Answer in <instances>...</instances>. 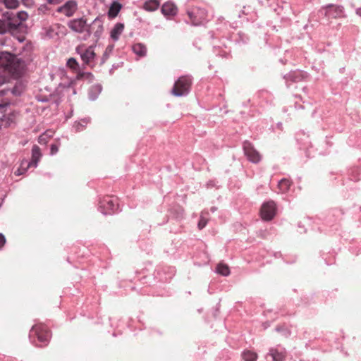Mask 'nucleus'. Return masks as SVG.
I'll return each instance as SVG.
<instances>
[{"instance_id":"1","label":"nucleus","mask_w":361,"mask_h":361,"mask_svg":"<svg viewBox=\"0 0 361 361\" xmlns=\"http://www.w3.org/2000/svg\"><path fill=\"white\" fill-rule=\"evenodd\" d=\"M28 15L25 11L14 13L6 11L0 15V35L14 32L22 23L27 20Z\"/></svg>"},{"instance_id":"2","label":"nucleus","mask_w":361,"mask_h":361,"mask_svg":"<svg viewBox=\"0 0 361 361\" xmlns=\"http://www.w3.org/2000/svg\"><path fill=\"white\" fill-rule=\"evenodd\" d=\"M26 66L23 59L7 51H0V68L8 72L13 76L20 77Z\"/></svg>"},{"instance_id":"3","label":"nucleus","mask_w":361,"mask_h":361,"mask_svg":"<svg viewBox=\"0 0 361 361\" xmlns=\"http://www.w3.org/2000/svg\"><path fill=\"white\" fill-rule=\"evenodd\" d=\"M192 78L190 75L180 76L174 83L171 93L176 97L186 96L191 87Z\"/></svg>"},{"instance_id":"4","label":"nucleus","mask_w":361,"mask_h":361,"mask_svg":"<svg viewBox=\"0 0 361 361\" xmlns=\"http://www.w3.org/2000/svg\"><path fill=\"white\" fill-rule=\"evenodd\" d=\"M41 157L42 154L39 147L37 145H34L32 149V160L30 161L27 160L23 161L20 169L16 171V175L20 176L23 174L30 167L36 168Z\"/></svg>"},{"instance_id":"5","label":"nucleus","mask_w":361,"mask_h":361,"mask_svg":"<svg viewBox=\"0 0 361 361\" xmlns=\"http://www.w3.org/2000/svg\"><path fill=\"white\" fill-rule=\"evenodd\" d=\"M99 210L104 215L111 214L118 210L117 198L115 197H104L99 203Z\"/></svg>"},{"instance_id":"6","label":"nucleus","mask_w":361,"mask_h":361,"mask_svg":"<svg viewBox=\"0 0 361 361\" xmlns=\"http://www.w3.org/2000/svg\"><path fill=\"white\" fill-rule=\"evenodd\" d=\"M36 336L37 340L46 345L51 336L49 330L43 324H36L32 327L29 338L32 341V337Z\"/></svg>"},{"instance_id":"7","label":"nucleus","mask_w":361,"mask_h":361,"mask_svg":"<svg viewBox=\"0 0 361 361\" xmlns=\"http://www.w3.org/2000/svg\"><path fill=\"white\" fill-rule=\"evenodd\" d=\"M187 14L193 25H200L207 17V11L204 8L192 7L187 9Z\"/></svg>"},{"instance_id":"8","label":"nucleus","mask_w":361,"mask_h":361,"mask_svg":"<svg viewBox=\"0 0 361 361\" xmlns=\"http://www.w3.org/2000/svg\"><path fill=\"white\" fill-rule=\"evenodd\" d=\"M103 20L100 16L97 17L91 24L88 25L87 34L85 35V39L90 37L92 34L98 40L104 32Z\"/></svg>"},{"instance_id":"9","label":"nucleus","mask_w":361,"mask_h":361,"mask_svg":"<svg viewBox=\"0 0 361 361\" xmlns=\"http://www.w3.org/2000/svg\"><path fill=\"white\" fill-rule=\"evenodd\" d=\"M324 11V15L328 18H345V11L343 6L328 4L322 7Z\"/></svg>"},{"instance_id":"10","label":"nucleus","mask_w":361,"mask_h":361,"mask_svg":"<svg viewBox=\"0 0 361 361\" xmlns=\"http://www.w3.org/2000/svg\"><path fill=\"white\" fill-rule=\"evenodd\" d=\"M243 147L244 154L250 161L257 164L261 161L262 157L260 154L255 149L250 142L245 141Z\"/></svg>"},{"instance_id":"11","label":"nucleus","mask_w":361,"mask_h":361,"mask_svg":"<svg viewBox=\"0 0 361 361\" xmlns=\"http://www.w3.org/2000/svg\"><path fill=\"white\" fill-rule=\"evenodd\" d=\"M68 27L75 32L87 34L88 24L84 18H74L67 23Z\"/></svg>"},{"instance_id":"12","label":"nucleus","mask_w":361,"mask_h":361,"mask_svg":"<svg viewBox=\"0 0 361 361\" xmlns=\"http://www.w3.org/2000/svg\"><path fill=\"white\" fill-rule=\"evenodd\" d=\"M276 212V207L275 202L274 201H268L262 204L260 214L264 220L270 221L274 217Z\"/></svg>"},{"instance_id":"13","label":"nucleus","mask_w":361,"mask_h":361,"mask_svg":"<svg viewBox=\"0 0 361 361\" xmlns=\"http://www.w3.org/2000/svg\"><path fill=\"white\" fill-rule=\"evenodd\" d=\"M76 52L80 54L84 64L89 65L95 57V53L92 47L85 48L84 46L78 47Z\"/></svg>"},{"instance_id":"14","label":"nucleus","mask_w":361,"mask_h":361,"mask_svg":"<svg viewBox=\"0 0 361 361\" xmlns=\"http://www.w3.org/2000/svg\"><path fill=\"white\" fill-rule=\"evenodd\" d=\"M78 9V4L75 0H69L63 5L59 6L56 11L64 14L66 17H71Z\"/></svg>"},{"instance_id":"15","label":"nucleus","mask_w":361,"mask_h":361,"mask_svg":"<svg viewBox=\"0 0 361 361\" xmlns=\"http://www.w3.org/2000/svg\"><path fill=\"white\" fill-rule=\"evenodd\" d=\"M304 78L305 73L300 71L290 72L284 76L286 82L291 81L295 82L301 81Z\"/></svg>"},{"instance_id":"16","label":"nucleus","mask_w":361,"mask_h":361,"mask_svg":"<svg viewBox=\"0 0 361 361\" xmlns=\"http://www.w3.org/2000/svg\"><path fill=\"white\" fill-rule=\"evenodd\" d=\"M161 12L164 16H175L177 13V7L173 3L166 2L161 7Z\"/></svg>"},{"instance_id":"17","label":"nucleus","mask_w":361,"mask_h":361,"mask_svg":"<svg viewBox=\"0 0 361 361\" xmlns=\"http://www.w3.org/2000/svg\"><path fill=\"white\" fill-rule=\"evenodd\" d=\"M124 30V25L121 23H116L111 31V38L116 42Z\"/></svg>"},{"instance_id":"18","label":"nucleus","mask_w":361,"mask_h":361,"mask_svg":"<svg viewBox=\"0 0 361 361\" xmlns=\"http://www.w3.org/2000/svg\"><path fill=\"white\" fill-rule=\"evenodd\" d=\"M102 90V87L100 84H95L90 87L88 90V97L90 100H95Z\"/></svg>"},{"instance_id":"19","label":"nucleus","mask_w":361,"mask_h":361,"mask_svg":"<svg viewBox=\"0 0 361 361\" xmlns=\"http://www.w3.org/2000/svg\"><path fill=\"white\" fill-rule=\"evenodd\" d=\"M269 354L271 356L274 361H283L285 358V351H279L276 348H271Z\"/></svg>"},{"instance_id":"20","label":"nucleus","mask_w":361,"mask_h":361,"mask_svg":"<svg viewBox=\"0 0 361 361\" xmlns=\"http://www.w3.org/2000/svg\"><path fill=\"white\" fill-rule=\"evenodd\" d=\"M133 52L139 56H145L147 54V47L142 43L135 44L133 47Z\"/></svg>"},{"instance_id":"21","label":"nucleus","mask_w":361,"mask_h":361,"mask_svg":"<svg viewBox=\"0 0 361 361\" xmlns=\"http://www.w3.org/2000/svg\"><path fill=\"white\" fill-rule=\"evenodd\" d=\"M90 118H85L80 121H75L73 126V128L75 129V132L82 131L85 128L86 126L90 123Z\"/></svg>"},{"instance_id":"22","label":"nucleus","mask_w":361,"mask_h":361,"mask_svg":"<svg viewBox=\"0 0 361 361\" xmlns=\"http://www.w3.org/2000/svg\"><path fill=\"white\" fill-rule=\"evenodd\" d=\"M159 6V2L157 0H149L144 4V8L148 11H154Z\"/></svg>"},{"instance_id":"23","label":"nucleus","mask_w":361,"mask_h":361,"mask_svg":"<svg viewBox=\"0 0 361 361\" xmlns=\"http://www.w3.org/2000/svg\"><path fill=\"white\" fill-rule=\"evenodd\" d=\"M291 183L288 179L283 178L279 181L278 187L281 192H286L290 187Z\"/></svg>"},{"instance_id":"24","label":"nucleus","mask_w":361,"mask_h":361,"mask_svg":"<svg viewBox=\"0 0 361 361\" xmlns=\"http://www.w3.org/2000/svg\"><path fill=\"white\" fill-rule=\"evenodd\" d=\"M121 6L118 3H114L109 8V11L108 12V15L110 18H115L119 11L121 10Z\"/></svg>"},{"instance_id":"25","label":"nucleus","mask_w":361,"mask_h":361,"mask_svg":"<svg viewBox=\"0 0 361 361\" xmlns=\"http://www.w3.org/2000/svg\"><path fill=\"white\" fill-rule=\"evenodd\" d=\"M242 357L244 360V361H256L257 355L254 352L247 350L243 353Z\"/></svg>"},{"instance_id":"26","label":"nucleus","mask_w":361,"mask_h":361,"mask_svg":"<svg viewBox=\"0 0 361 361\" xmlns=\"http://www.w3.org/2000/svg\"><path fill=\"white\" fill-rule=\"evenodd\" d=\"M216 272L224 276H227L230 274V270L228 267L224 264H219L217 265Z\"/></svg>"},{"instance_id":"27","label":"nucleus","mask_w":361,"mask_h":361,"mask_svg":"<svg viewBox=\"0 0 361 361\" xmlns=\"http://www.w3.org/2000/svg\"><path fill=\"white\" fill-rule=\"evenodd\" d=\"M4 1V4H5L6 7L8 8L13 9L16 8L18 5L19 2L18 0H2Z\"/></svg>"},{"instance_id":"28","label":"nucleus","mask_w":361,"mask_h":361,"mask_svg":"<svg viewBox=\"0 0 361 361\" xmlns=\"http://www.w3.org/2000/svg\"><path fill=\"white\" fill-rule=\"evenodd\" d=\"M67 66L72 69H77L78 68V63L74 58H70L67 61Z\"/></svg>"},{"instance_id":"29","label":"nucleus","mask_w":361,"mask_h":361,"mask_svg":"<svg viewBox=\"0 0 361 361\" xmlns=\"http://www.w3.org/2000/svg\"><path fill=\"white\" fill-rule=\"evenodd\" d=\"M207 224V219H205L202 215H201L200 221L198 222V228L199 229H202L206 226Z\"/></svg>"},{"instance_id":"30","label":"nucleus","mask_w":361,"mask_h":361,"mask_svg":"<svg viewBox=\"0 0 361 361\" xmlns=\"http://www.w3.org/2000/svg\"><path fill=\"white\" fill-rule=\"evenodd\" d=\"M77 78L78 79H82V78H85L91 80L93 78V75L91 73H81L78 75Z\"/></svg>"},{"instance_id":"31","label":"nucleus","mask_w":361,"mask_h":361,"mask_svg":"<svg viewBox=\"0 0 361 361\" xmlns=\"http://www.w3.org/2000/svg\"><path fill=\"white\" fill-rule=\"evenodd\" d=\"M59 150L58 147L56 145H51L50 147L51 154H55Z\"/></svg>"},{"instance_id":"32","label":"nucleus","mask_w":361,"mask_h":361,"mask_svg":"<svg viewBox=\"0 0 361 361\" xmlns=\"http://www.w3.org/2000/svg\"><path fill=\"white\" fill-rule=\"evenodd\" d=\"M48 4L52 5H57L61 4L63 0H45Z\"/></svg>"},{"instance_id":"33","label":"nucleus","mask_w":361,"mask_h":361,"mask_svg":"<svg viewBox=\"0 0 361 361\" xmlns=\"http://www.w3.org/2000/svg\"><path fill=\"white\" fill-rule=\"evenodd\" d=\"M5 243L6 238L2 233H0V249L4 245Z\"/></svg>"},{"instance_id":"34","label":"nucleus","mask_w":361,"mask_h":361,"mask_svg":"<svg viewBox=\"0 0 361 361\" xmlns=\"http://www.w3.org/2000/svg\"><path fill=\"white\" fill-rule=\"evenodd\" d=\"M107 51H108V48H106V51H105V52H104V55H103L102 62H104V60L108 57V53H107Z\"/></svg>"},{"instance_id":"35","label":"nucleus","mask_w":361,"mask_h":361,"mask_svg":"<svg viewBox=\"0 0 361 361\" xmlns=\"http://www.w3.org/2000/svg\"><path fill=\"white\" fill-rule=\"evenodd\" d=\"M355 13L361 18V7L356 9Z\"/></svg>"},{"instance_id":"36","label":"nucleus","mask_w":361,"mask_h":361,"mask_svg":"<svg viewBox=\"0 0 361 361\" xmlns=\"http://www.w3.org/2000/svg\"><path fill=\"white\" fill-rule=\"evenodd\" d=\"M216 210V208L215 207H212L211 208V211H212V212H214Z\"/></svg>"},{"instance_id":"37","label":"nucleus","mask_w":361,"mask_h":361,"mask_svg":"<svg viewBox=\"0 0 361 361\" xmlns=\"http://www.w3.org/2000/svg\"><path fill=\"white\" fill-rule=\"evenodd\" d=\"M281 330V328L280 326H277L276 328V331H280Z\"/></svg>"},{"instance_id":"38","label":"nucleus","mask_w":361,"mask_h":361,"mask_svg":"<svg viewBox=\"0 0 361 361\" xmlns=\"http://www.w3.org/2000/svg\"><path fill=\"white\" fill-rule=\"evenodd\" d=\"M107 48H108V51H111L112 49V47H108Z\"/></svg>"}]
</instances>
